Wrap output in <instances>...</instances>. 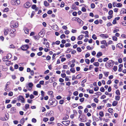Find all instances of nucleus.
<instances>
[{"label": "nucleus", "mask_w": 126, "mask_h": 126, "mask_svg": "<svg viewBox=\"0 0 126 126\" xmlns=\"http://www.w3.org/2000/svg\"><path fill=\"white\" fill-rule=\"evenodd\" d=\"M113 64V61L112 60H110L108 61L106 63L105 65L107 68H110L112 67Z\"/></svg>", "instance_id": "nucleus-1"}, {"label": "nucleus", "mask_w": 126, "mask_h": 126, "mask_svg": "<svg viewBox=\"0 0 126 126\" xmlns=\"http://www.w3.org/2000/svg\"><path fill=\"white\" fill-rule=\"evenodd\" d=\"M11 2L12 5L17 6L20 3V0H12Z\"/></svg>", "instance_id": "nucleus-2"}, {"label": "nucleus", "mask_w": 126, "mask_h": 126, "mask_svg": "<svg viewBox=\"0 0 126 126\" xmlns=\"http://www.w3.org/2000/svg\"><path fill=\"white\" fill-rule=\"evenodd\" d=\"M29 47L28 45H24L21 46L20 48L23 50H26Z\"/></svg>", "instance_id": "nucleus-3"}, {"label": "nucleus", "mask_w": 126, "mask_h": 126, "mask_svg": "<svg viewBox=\"0 0 126 126\" xmlns=\"http://www.w3.org/2000/svg\"><path fill=\"white\" fill-rule=\"evenodd\" d=\"M31 6V4L30 2H26L23 5V7L26 8H29Z\"/></svg>", "instance_id": "nucleus-4"}, {"label": "nucleus", "mask_w": 126, "mask_h": 126, "mask_svg": "<svg viewBox=\"0 0 126 126\" xmlns=\"http://www.w3.org/2000/svg\"><path fill=\"white\" fill-rule=\"evenodd\" d=\"M55 101L50 100L49 102V104L50 105H53L54 106H56L57 105L56 103H55Z\"/></svg>", "instance_id": "nucleus-5"}, {"label": "nucleus", "mask_w": 126, "mask_h": 126, "mask_svg": "<svg viewBox=\"0 0 126 126\" xmlns=\"http://www.w3.org/2000/svg\"><path fill=\"white\" fill-rule=\"evenodd\" d=\"M9 29L7 28H6L4 29V35H6L8 33Z\"/></svg>", "instance_id": "nucleus-6"}, {"label": "nucleus", "mask_w": 126, "mask_h": 126, "mask_svg": "<svg viewBox=\"0 0 126 126\" xmlns=\"http://www.w3.org/2000/svg\"><path fill=\"white\" fill-rule=\"evenodd\" d=\"M100 36L103 38H106L108 37L109 36L107 34H101Z\"/></svg>", "instance_id": "nucleus-7"}, {"label": "nucleus", "mask_w": 126, "mask_h": 126, "mask_svg": "<svg viewBox=\"0 0 126 126\" xmlns=\"http://www.w3.org/2000/svg\"><path fill=\"white\" fill-rule=\"evenodd\" d=\"M52 28L55 30L56 31H57L58 30V27L57 25H55L51 27Z\"/></svg>", "instance_id": "nucleus-8"}, {"label": "nucleus", "mask_w": 126, "mask_h": 126, "mask_svg": "<svg viewBox=\"0 0 126 126\" xmlns=\"http://www.w3.org/2000/svg\"><path fill=\"white\" fill-rule=\"evenodd\" d=\"M62 123L66 126H67L70 124V122L69 121H63L62 122Z\"/></svg>", "instance_id": "nucleus-9"}, {"label": "nucleus", "mask_w": 126, "mask_h": 126, "mask_svg": "<svg viewBox=\"0 0 126 126\" xmlns=\"http://www.w3.org/2000/svg\"><path fill=\"white\" fill-rule=\"evenodd\" d=\"M11 111L12 113H14L16 112V108L15 107H13L11 108Z\"/></svg>", "instance_id": "nucleus-10"}, {"label": "nucleus", "mask_w": 126, "mask_h": 126, "mask_svg": "<svg viewBox=\"0 0 126 126\" xmlns=\"http://www.w3.org/2000/svg\"><path fill=\"white\" fill-rule=\"evenodd\" d=\"M53 92L52 91H48L47 92V94L49 95H50L51 97H53Z\"/></svg>", "instance_id": "nucleus-11"}, {"label": "nucleus", "mask_w": 126, "mask_h": 126, "mask_svg": "<svg viewBox=\"0 0 126 126\" xmlns=\"http://www.w3.org/2000/svg\"><path fill=\"white\" fill-rule=\"evenodd\" d=\"M102 53L100 52H99L97 54L96 56L97 58H98L100 56L102 55Z\"/></svg>", "instance_id": "nucleus-12"}, {"label": "nucleus", "mask_w": 126, "mask_h": 126, "mask_svg": "<svg viewBox=\"0 0 126 126\" xmlns=\"http://www.w3.org/2000/svg\"><path fill=\"white\" fill-rule=\"evenodd\" d=\"M58 108L60 111H62L63 110V107L62 106L60 105L58 106Z\"/></svg>", "instance_id": "nucleus-13"}, {"label": "nucleus", "mask_w": 126, "mask_h": 126, "mask_svg": "<svg viewBox=\"0 0 126 126\" xmlns=\"http://www.w3.org/2000/svg\"><path fill=\"white\" fill-rule=\"evenodd\" d=\"M116 47L120 48H122L123 46L122 44L121 43H119L118 44L116 45Z\"/></svg>", "instance_id": "nucleus-14"}, {"label": "nucleus", "mask_w": 126, "mask_h": 126, "mask_svg": "<svg viewBox=\"0 0 126 126\" xmlns=\"http://www.w3.org/2000/svg\"><path fill=\"white\" fill-rule=\"evenodd\" d=\"M20 99L21 100L22 103H24V99L22 96H19Z\"/></svg>", "instance_id": "nucleus-15"}, {"label": "nucleus", "mask_w": 126, "mask_h": 126, "mask_svg": "<svg viewBox=\"0 0 126 126\" xmlns=\"http://www.w3.org/2000/svg\"><path fill=\"white\" fill-rule=\"evenodd\" d=\"M126 14V9L124 8L122 9L121 11V14H124V13Z\"/></svg>", "instance_id": "nucleus-16"}, {"label": "nucleus", "mask_w": 126, "mask_h": 126, "mask_svg": "<svg viewBox=\"0 0 126 126\" xmlns=\"http://www.w3.org/2000/svg\"><path fill=\"white\" fill-rule=\"evenodd\" d=\"M38 35L40 37H42L44 36V33L43 32H41L39 33Z\"/></svg>", "instance_id": "nucleus-17"}, {"label": "nucleus", "mask_w": 126, "mask_h": 126, "mask_svg": "<svg viewBox=\"0 0 126 126\" xmlns=\"http://www.w3.org/2000/svg\"><path fill=\"white\" fill-rule=\"evenodd\" d=\"M88 121V122L85 123V124L87 126H90L91 125L90 123L91 122V121L90 120H89Z\"/></svg>", "instance_id": "nucleus-18"}, {"label": "nucleus", "mask_w": 126, "mask_h": 126, "mask_svg": "<svg viewBox=\"0 0 126 126\" xmlns=\"http://www.w3.org/2000/svg\"><path fill=\"white\" fill-rule=\"evenodd\" d=\"M84 35H81L79 36L78 37V40H81L83 38Z\"/></svg>", "instance_id": "nucleus-19"}, {"label": "nucleus", "mask_w": 126, "mask_h": 126, "mask_svg": "<svg viewBox=\"0 0 126 126\" xmlns=\"http://www.w3.org/2000/svg\"><path fill=\"white\" fill-rule=\"evenodd\" d=\"M6 57L7 58L8 60L10 59L12 57V55L11 54L9 53L7 54Z\"/></svg>", "instance_id": "nucleus-20"}, {"label": "nucleus", "mask_w": 126, "mask_h": 126, "mask_svg": "<svg viewBox=\"0 0 126 126\" xmlns=\"http://www.w3.org/2000/svg\"><path fill=\"white\" fill-rule=\"evenodd\" d=\"M25 121V119L24 118H23L20 120V123L21 124L23 125Z\"/></svg>", "instance_id": "nucleus-21"}, {"label": "nucleus", "mask_w": 126, "mask_h": 126, "mask_svg": "<svg viewBox=\"0 0 126 126\" xmlns=\"http://www.w3.org/2000/svg\"><path fill=\"white\" fill-rule=\"evenodd\" d=\"M118 103L117 101H113L112 103V105L113 106H116Z\"/></svg>", "instance_id": "nucleus-22"}, {"label": "nucleus", "mask_w": 126, "mask_h": 126, "mask_svg": "<svg viewBox=\"0 0 126 126\" xmlns=\"http://www.w3.org/2000/svg\"><path fill=\"white\" fill-rule=\"evenodd\" d=\"M44 5L46 7L48 6L49 5V3L47 2V1H44Z\"/></svg>", "instance_id": "nucleus-23"}, {"label": "nucleus", "mask_w": 126, "mask_h": 126, "mask_svg": "<svg viewBox=\"0 0 126 126\" xmlns=\"http://www.w3.org/2000/svg\"><path fill=\"white\" fill-rule=\"evenodd\" d=\"M120 96L118 95H116L115 96V99L117 101H119L120 100Z\"/></svg>", "instance_id": "nucleus-24"}, {"label": "nucleus", "mask_w": 126, "mask_h": 126, "mask_svg": "<svg viewBox=\"0 0 126 126\" xmlns=\"http://www.w3.org/2000/svg\"><path fill=\"white\" fill-rule=\"evenodd\" d=\"M24 31L26 34H28L29 33V30L26 28H24Z\"/></svg>", "instance_id": "nucleus-25"}, {"label": "nucleus", "mask_w": 126, "mask_h": 126, "mask_svg": "<svg viewBox=\"0 0 126 126\" xmlns=\"http://www.w3.org/2000/svg\"><path fill=\"white\" fill-rule=\"evenodd\" d=\"M116 94L118 95H120V91L118 90H117L115 92Z\"/></svg>", "instance_id": "nucleus-26"}, {"label": "nucleus", "mask_w": 126, "mask_h": 126, "mask_svg": "<svg viewBox=\"0 0 126 126\" xmlns=\"http://www.w3.org/2000/svg\"><path fill=\"white\" fill-rule=\"evenodd\" d=\"M122 4L121 3H118L116 5V6L118 7H122Z\"/></svg>", "instance_id": "nucleus-27"}, {"label": "nucleus", "mask_w": 126, "mask_h": 126, "mask_svg": "<svg viewBox=\"0 0 126 126\" xmlns=\"http://www.w3.org/2000/svg\"><path fill=\"white\" fill-rule=\"evenodd\" d=\"M94 65L96 66H98L99 64L98 62H94L93 63Z\"/></svg>", "instance_id": "nucleus-28"}, {"label": "nucleus", "mask_w": 126, "mask_h": 126, "mask_svg": "<svg viewBox=\"0 0 126 126\" xmlns=\"http://www.w3.org/2000/svg\"><path fill=\"white\" fill-rule=\"evenodd\" d=\"M105 76L106 77H107L109 74V72H103Z\"/></svg>", "instance_id": "nucleus-29"}, {"label": "nucleus", "mask_w": 126, "mask_h": 126, "mask_svg": "<svg viewBox=\"0 0 126 126\" xmlns=\"http://www.w3.org/2000/svg\"><path fill=\"white\" fill-rule=\"evenodd\" d=\"M8 60L7 58L6 57V56H4L2 58V60L4 61H7Z\"/></svg>", "instance_id": "nucleus-30"}, {"label": "nucleus", "mask_w": 126, "mask_h": 126, "mask_svg": "<svg viewBox=\"0 0 126 126\" xmlns=\"http://www.w3.org/2000/svg\"><path fill=\"white\" fill-rule=\"evenodd\" d=\"M9 47L10 48H15V46L14 45L11 44L9 46Z\"/></svg>", "instance_id": "nucleus-31"}, {"label": "nucleus", "mask_w": 126, "mask_h": 126, "mask_svg": "<svg viewBox=\"0 0 126 126\" xmlns=\"http://www.w3.org/2000/svg\"><path fill=\"white\" fill-rule=\"evenodd\" d=\"M6 61L5 63L7 65H9L10 64L11 62L10 61H8L7 60V61Z\"/></svg>", "instance_id": "nucleus-32"}, {"label": "nucleus", "mask_w": 126, "mask_h": 126, "mask_svg": "<svg viewBox=\"0 0 126 126\" xmlns=\"http://www.w3.org/2000/svg\"><path fill=\"white\" fill-rule=\"evenodd\" d=\"M35 40H38L39 39V37L38 36H33Z\"/></svg>", "instance_id": "nucleus-33"}, {"label": "nucleus", "mask_w": 126, "mask_h": 126, "mask_svg": "<svg viewBox=\"0 0 126 126\" xmlns=\"http://www.w3.org/2000/svg\"><path fill=\"white\" fill-rule=\"evenodd\" d=\"M99 115L101 117H103L104 116V114L103 112L102 111H100L99 113Z\"/></svg>", "instance_id": "nucleus-34"}, {"label": "nucleus", "mask_w": 126, "mask_h": 126, "mask_svg": "<svg viewBox=\"0 0 126 126\" xmlns=\"http://www.w3.org/2000/svg\"><path fill=\"white\" fill-rule=\"evenodd\" d=\"M112 39L114 41H117V38L115 36H113L112 37Z\"/></svg>", "instance_id": "nucleus-35"}, {"label": "nucleus", "mask_w": 126, "mask_h": 126, "mask_svg": "<svg viewBox=\"0 0 126 126\" xmlns=\"http://www.w3.org/2000/svg\"><path fill=\"white\" fill-rule=\"evenodd\" d=\"M113 69L114 71H116L117 69V66H114Z\"/></svg>", "instance_id": "nucleus-36"}, {"label": "nucleus", "mask_w": 126, "mask_h": 126, "mask_svg": "<svg viewBox=\"0 0 126 126\" xmlns=\"http://www.w3.org/2000/svg\"><path fill=\"white\" fill-rule=\"evenodd\" d=\"M64 3L63 1H62L61 2V4L60 5V7H63L64 6Z\"/></svg>", "instance_id": "nucleus-37"}, {"label": "nucleus", "mask_w": 126, "mask_h": 126, "mask_svg": "<svg viewBox=\"0 0 126 126\" xmlns=\"http://www.w3.org/2000/svg\"><path fill=\"white\" fill-rule=\"evenodd\" d=\"M86 63L87 64H89L90 63V60L88 59H86L85 60Z\"/></svg>", "instance_id": "nucleus-38"}, {"label": "nucleus", "mask_w": 126, "mask_h": 126, "mask_svg": "<svg viewBox=\"0 0 126 126\" xmlns=\"http://www.w3.org/2000/svg\"><path fill=\"white\" fill-rule=\"evenodd\" d=\"M113 11L112 10L109 11L108 12V14L109 15H111L113 14Z\"/></svg>", "instance_id": "nucleus-39"}, {"label": "nucleus", "mask_w": 126, "mask_h": 126, "mask_svg": "<svg viewBox=\"0 0 126 126\" xmlns=\"http://www.w3.org/2000/svg\"><path fill=\"white\" fill-rule=\"evenodd\" d=\"M46 46L47 48H49V44L48 42H47L46 43Z\"/></svg>", "instance_id": "nucleus-40"}, {"label": "nucleus", "mask_w": 126, "mask_h": 126, "mask_svg": "<svg viewBox=\"0 0 126 126\" xmlns=\"http://www.w3.org/2000/svg\"><path fill=\"white\" fill-rule=\"evenodd\" d=\"M76 38L75 36H72L71 38V40L72 41H74L75 40Z\"/></svg>", "instance_id": "nucleus-41"}, {"label": "nucleus", "mask_w": 126, "mask_h": 126, "mask_svg": "<svg viewBox=\"0 0 126 126\" xmlns=\"http://www.w3.org/2000/svg\"><path fill=\"white\" fill-rule=\"evenodd\" d=\"M91 8L93 9L95 7V5L94 3H92L91 4Z\"/></svg>", "instance_id": "nucleus-42"}, {"label": "nucleus", "mask_w": 126, "mask_h": 126, "mask_svg": "<svg viewBox=\"0 0 126 126\" xmlns=\"http://www.w3.org/2000/svg\"><path fill=\"white\" fill-rule=\"evenodd\" d=\"M48 120V119L47 118H44L43 120V121L46 122Z\"/></svg>", "instance_id": "nucleus-43"}, {"label": "nucleus", "mask_w": 126, "mask_h": 126, "mask_svg": "<svg viewBox=\"0 0 126 126\" xmlns=\"http://www.w3.org/2000/svg\"><path fill=\"white\" fill-rule=\"evenodd\" d=\"M29 108V105L28 104H26L25 105V108L28 109Z\"/></svg>", "instance_id": "nucleus-44"}, {"label": "nucleus", "mask_w": 126, "mask_h": 126, "mask_svg": "<svg viewBox=\"0 0 126 126\" xmlns=\"http://www.w3.org/2000/svg\"><path fill=\"white\" fill-rule=\"evenodd\" d=\"M108 7L110 9L112 7V4L111 3H109L108 4Z\"/></svg>", "instance_id": "nucleus-45"}, {"label": "nucleus", "mask_w": 126, "mask_h": 126, "mask_svg": "<svg viewBox=\"0 0 126 126\" xmlns=\"http://www.w3.org/2000/svg\"><path fill=\"white\" fill-rule=\"evenodd\" d=\"M65 37V35L64 34H63L61 35L60 36V38L62 39H63V38H64Z\"/></svg>", "instance_id": "nucleus-46"}, {"label": "nucleus", "mask_w": 126, "mask_h": 126, "mask_svg": "<svg viewBox=\"0 0 126 126\" xmlns=\"http://www.w3.org/2000/svg\"><path fill=\"white\" fill-rule=\"evenodd\" d=\"M92 38L94 40L96 39L97 38L96 35L94 34L92 36Z\"/></svg>", "instance_id": "nucleus-47"}, {"label": "nucleus", "mask_w": 126, "mask_h": 126, "mask_svg": "<svg viewBox=\"0 0 126 126\" xmlns=\"http://www.w3.org/2000/svg\"><path fill=\"white\" fill-rule=\"evenodd\" d=\"M113 109L111 108H109L108 110V111L110 113L112 112Z\"/></svg>", "instance_id": "nucleus-48"}, {"label": "nucleus", "mask_w": 126, "mask_h": 126, "mask_svg": "<svg viewBox=\"0 0 126 126\" xmlns=\"http://www.w3.org/2000/svg\"><path fill=\"white\" fill-rule=\"evenodd\" d=\"M61 77L63 78H64L66 77V75L64 73H62L61 74Z\"/></svg>", "instance_id": "nucleus-49"}, {"label": "nucleus", "mask_w": 126, "mask_h": 126, "mask_svg": "<svg viewBox=\"0 0 126 126\" xmlns=\"http://www.w3.org/2000/svg\"><path fill=\"white\" fill-rule=\"evenodd\" d=\"M70 71L73 73H74L75 72V70L74 68H72L70 69Z\"/></svg>", "instance_id": "nucleus-50"}, {"label": "nucleus", "mask_w": 126, "mask_h": 126, "mask_svg": "<svg viewBox=\"0 0 126 126\" xmlns=\"http://www.w3.org/2000/svg\"><path fill=\"white\" fill-rule=\"evenodd\" d=\"M81 77L80 76V75H78L76 76L77 79H79L81 78Z\"/></svg>", "instance_id": "nucleus-51"}, {"label": "nucleus", "mask_w": 126, "mask_h": 126, "mask_svg": "<svg viewBox=\"0 0 126 126\" xmlns=\"http://www.w3.org/2000/svg\"><path fill=\"white\" fill-rule=\"evenodd\" d=\"M109 59L108 58L106 57L104 58L103 59V61L104 62H106L109 60Z\"/></svg>", "instance_id": "nucleus-52"}, {"label": "nucleus", "mask_w": 126, "mask_h": 126, "mask_svg": "<svg viewBox=\"0 0 126 126\" xmlns=\"http://www.w3.org/2000/svg\"><path fill=\"white\" fill-rule=\"evenodd\" d=\"M64 102V100H61L59 101V103L61 104H62Z\"/></svg>", "instance_id": "nucleus-53"}, {"label": "nucleus", "mask_w": 126, "mask_h": 126, "mask_svg": "<svg viewBox=\"0 0 126 126\" xmlns=\"http://www.w3.org/2000/svg\"><path fill=\"white\" fill-rule=\"evenodd\" d=\"M66 57L67 59H69L71 57V56L70 54H68L66 55Z\"/></svg>", "instance_id": "nucleus-54"}, {"label": "nucleus", "mask_w": 126, "mask_h": 126, "mask_svg": "<svg viewBox=\"0 0 126 126\" xmlns=\"http://www.w3.org/2000/svg\"><path fill=\"white\" fill-rule=\"evenodd\" d=\"M103 77V75L102 74H99V79H100L102 78Z\"/></svg>", "instance_id": "nucleus-55"}, {"label": "nucleus", "mask_w": 126, "mask_h": 126, "mask_svg": "<svg viewBox=\"0 0 126 126\" xmlns=\"http://www.w3.org/2000/svg\"><path fill=\"white\" fill-rule=\"evenodd\" d=\"M78 105L77 104H72V107L73 108H75L76 107L78 106Z\"/></svg>", "instance_id": "nucleus-56"}, {"label": "nucleus", "mask_w": 126, "mask_h": 126, "mask_svg": "<svg viewBox=\"0 0 126 126\" xmlns=\"http://www.w3.org/2000/svg\"><path fill=\"white\" fill-rule=\"evenodd\" d=\"M29 86L30 87H31L33 86V84L32 83H30L28 84Z\"/></svg>", "instance_id": "nucleus-57"}, {"label": "nucleus", "mask_w": 126, "mask_h": 126, "mask_svg": "<svg viewBox=\"0 0 126 126\" xmlns=\"http://www.w3.org/2000/svg\"><path fill=\"white\" fill-rule=\"evenodd\" d=\"M74 95L75 96H77L78 94V92L77 91L74 92L73 93Z\"/></svg>", "instance_id": "nucleus-58"}, {"label": "nucleus", "mask_w": 126, "mask_h": 126, "mask_svg": "<svg viewBox=\"0 0 126 126\" xmlns=\"http://www.w3.org/2000/svg\"><path fill=\"white\" fill-rule=\"evenodd\" d=\"M71 44L70 43H67L65 45V47H68L70 46H71Z\"/></svg>", "instance_id": "nucleus-59"}, {"label": "nucleus", "mask_w": 126, "mask_h": 126, "mask_svg": "<svg viewBox=\"0 0 126 126\" xmlns=\"http://www.w3.org/2000/svg\"><path fill=\"white\" fill-rule=\"evenodd\" d=\"M94 101L96 103H97L98 102V100L96 98H95L94 99Z\"/></svg>", "instance_id": "nucleus-60"}, {"label": "nucleus", "mask_w": 126, "mask_h": 126, "mask_svg": "<svg viewBox=\"0 0 126 126\" xmlns=\"http://www.w3.org/2000/svg\"><path fill=\"white\" fill-rule=\"evenodd\" d=\"M77 50L79 52H80L81 51V49L80 47H78L77 48Z\"/></svg>", "instance_id": "nucleus-61"}, {"label": "nucleus", "mask_w": 126, "mask_h": 126, "mask_svg": "<svg viewBox=\"0 0 126 126\" xmlns=\"http://www.w3.org/2000/svg\"><path fill=\"white\" fill-rule=\"evenodd\" d=\"M41 95L43 97L44 96L45 92L43 91H41Z\"/></svg>", "instance_id": "nucleus-62"}, {"label": "nucleus", "mask_w": 126, "mask_h": 126, "mask_svg": "<svg viewBox=\"0 0 126 126\" xmlns=\"http://www.w3.org/2000/svg\"><path fill=\"white\" fill-rule=\"evenodd\" d=\"M91 105L94 108H95L96 106V104L94 103H93Z\"/></svg>", "instance_id": "nucleus-63"}, {"label": "nucleus", "mask_w": 126, "mask_h": 126, "mask_svg": "<svg viewBox=\"0 0 126 126\" xmlns=\"http://www.w3.org/2000/svg\"><path fill=\"white\" fill-rule=\"evenodd\" d=\"M100 91L101 92H104V91L105 89L103 87H102L100 88Z\"/></svg>", "instance_id": "nucleus-64"}]
</instances>
